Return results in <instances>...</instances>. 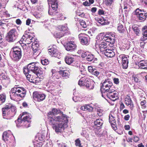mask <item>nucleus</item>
<instances>
[{
  "label": "nucleus",
  "mask_w": 147,
  "mask_h": 147,
  "mask_svg": "<svg viewBox=\"0 0 147 147\" xmlns=\"http://www.w3.org/2000/svg\"><path fill=\"white\" fill-rule=\"evenodd\" d=\"M102 111H103L100 108H98L97 109V114L98 115V116L100 117L102 115Z\"/></svg>",
  "instance_id": "51"
},
{
  "label": "nucleus",
  "mask_w": 147,
  "mask_h": 147,
  "mask_svg": "<svg viewBox=\"0 0 147 147\" xmlns=\"http://www.w3.org/2000/svg\"><path fill=\"white\" fill-rule=\"evenodd\" d=\"M80 98L79 97L74 96L73 97V100L75 102H77L78 101H80Z\"/></svg>",
  "instance_id": "53"
},
{
  "label": "nucleus",
  "mask_w": 147,
  "mask_h": 147,
  "mask_svg": "<svg viewBox=\"0 0 147 147\" xmlns=\"http://www.w3.org/2000/svg\"><path fill=\"white\" fill-rule=\"evenodd\" d=\"M30 115L27 114V112H23L19 116L18 119L15 121L17 127H19L24 125L26 128L30 127L31 121Z\"/></svg>",
  "instance_id": "4"
},
{
  "label": "nucleus",
  "mask_w": 147,
  "mask_h": 147,
  "mask_svg": "<svg viewBox=\"0 0 147 147\" xmlns=\"http://www.w3.org/2000/svg\"><path fill=\"white\" fill-rule=\"evenodd\" d=\"M103 18H96V20L98 22V23L100 24V22H102Z\"/></svg>",
  "instance_id": "63"
},
{
  "label": "nucleus",
  "mask_w": 147,
  "mask_h": 147,
  "mask_svg": "<svg viewBox=\"0 0 147 147\" xmlns=\"http://www.w3.org/2000/svg\"><path fill=\"white\" fill-rule=\"evenodd\" d=\"M35 41H36L35 40V39L33 36V35H32L31 37H30L29 38H28L27 39H26L24 40H23L22 41L23 42V43H24L25 45H26L29 44L31 42H34Z\"/></svg>",
  "instance_id": "30"
},
{
  "label": "nucleus",
  "mask_w": 147,
  "mask_h": 147,
  "mask_svg": "<svg viewBox=\"0 0 147 147\" xmlns=\"http://www.w3.org/2000/svg\"><path fill=\"white\" fill-rule=\"evenodd\" d=\"M98 13L99 15H103L104 13V11L102 9H99L98 11Z\"/></svg>",
  "instance_id": "64"
},
{
  "label": "nucleus",
  "mask_w": 147,
  "mask_h": 147,
  "mask_svg": "<svg viewBox=\"0 0 147 147\" xmlns=\"http://www.w3.org/2000/svg\"><path fill=\"white\" fill-rule=\"evenodd\" d=\"M24 72L27 80L33 83H36L37 77L43 78L44 74L36 63L32 62L24 68Z\"/></svg>",
  "instance_id": "1"
},
{
  "label": "nucleus",
  "mask_w": 147,
  "mask_h": 147,
  "mask_svg": "<svg viewBox=\"0 0 147 147\" xmlns=\"http://www.w3.org/2000/svg\"><path fill=\"white\" fill-rule=\"evenodd\" d=\"M3 140L8 143L11 141V139L13 138V136L10 130L4 131L2 136Z\"/></svg>",
  "instance_id": "12"
},
{
  "label": "nucleus",
  "mask_w": 147,
  "mask_h": 147,
  "mask_svg": "<svg viewBox=\"0 0 147 147\" xmlns=\"http://www.w3.org/2000/svg\"><path fill=\"white\" fill-rule=\"evenodd\" d=\"M104 2L107 5H111L113 0H103Z\"/></svg>",
  "instance_id": "50"
},
{
  "label": "nucleus",
  "mask_w": 147,
  "mask_h": 147,
  "mask_svg": "<svg viewBox=\"0 0 147 147\" xmlns=\"http://www.w3.org/2000/svg\"><path fill=\"white\" fill-rule=\"evenodd\" d=\"M41 61L42 64L43 65H46L49 63L48 60L46 59L43 60L42 59Z\"/></svg>",
  "instance_id": "49"
},
{
  "label": "nucleus",
  "mask_w": 147,
  "mask_h": 147,
  "mask_svg": "<svg viewBox=\"0 0 147 147\" xmlns=\"http://www.w3.org/2000/svg\"><path fill=\"white\" fill-rule=\"evenodd\" d=\"M77 67H79L80 71L81 73V74H84V72L85 71V69L82 65H79L78 64V65H76Z\"/></svg>",
  "instance_id": "41"
},
{
  "label": "nucleus",
  "mask_w": 147,
  "mask_h": 147,
  "mask_svg": "<svg viewBox=\"0 0 147 147\" xmlns=\"http://www.w3.org/2000/svg\"><path fill=\"white\" fill-rule=\"evenodd\" d=\"M11 54L13 60H19L22 57L21 49L18 46H14L11 49Z\"/></svg>",
  "instance_id": "6"
},
{
  "label": "nucleus",
  "mask_w": 147,
  "mask_h": 147,
  "mask_svg": "<svg viewBox=\"0 0 147 147\" xmlns=\"http://www.w3.org/2000/svg\"><path fill=\"white\" fill-rule=\"evenodd\" d=\"M109 121L112 128L115 130L117 129L116 123L115 119V117L112 115L110 114L109 116Z\"/></svg>",
  "instance_id": "19"
},
{
  "label": "nucleus",
  "mask_w": 147,
  "mask_h": 147,
  "mask_svg": "<svg viewBox=\"0 0 147 147\" xmlns=\"http://www.w3.org/2000/svg\"><path fill=\"white\" fill-rule=\"evenodd\" d=\"M61 111L57 109H53L52 110L50 111L49 113H48V115L49 116H49H52V115H57L58 114L60 113H62Z\"/></svg>",
  "instance_id": "22"
},
{
  "label": "nucleus",
  "mask_w": 147,
  "mask_h": 147,
  "mask_svg": "<svg viewBox=\"0 0 147 147\" xmlns=\"http://www.w3.org/2000/svg\"><path fill=\"white\" fill-rule=\"evenodd\" d=\"M46 95L44 94L37 92H34L33 94V97L35 100L40 102L43 100L45 98Z\"/></svg>",
  "instance_id": "14"
},
{
  "label": "nucleus",
  "mask_w": 147,
  "mask_h": 147,
  "mask_svg": "<svg viewBox=\"0 0 147 147\" xmlns=\"http://www.w3.org/2000/svg\"><path fill=\"white\" fill-rule=\"evenodd\" d=\"M125 103L128 106L130 105L131 107L133 106L132 101L129 96H128L125 98Z\"/></svg>",
  "instance_id": "35"
},
{
  "label": "nucleus",
  "mask_w": 147,
  "mask_h": 147,
  "mask_svg": "<svg viewBox=\"0 0 147 147\" xmlns=\"http://www.w3.org/2000/svg\"><path fill=\"white\" fill-rule=\"evenodd\" d=\"M78 37L81 43L83 45L88 44L90 40V38L88 35L84 33L80 34Z\"/></svg>",
  "instance_id": "13"
},
{
  "label": "nucleus",
  "mask_w": 147,
  "mask_h": 147,
  "mask_svg": "<svg viewBox=\"0 0 147 147\" xmlns=\"http://www.w3.org/2000/svg\"><path fill=\"white\" fill-rule=\"evenodd\" d=\"M129 56H127V57H126L123 61L121 62L122 64V67L123 68L126 69L128 66V58Z\"/></svg>",
  "instance_id": "28"
},
{
  "label": "nucleus",
  "mask_w": 147,
  "mask_h": 147,
  "mask_svg": "<svg viewBox=\"0 0 147 147\" xmlns=\"http://www.w3.org/2000/svg\"><path fill=\"white\" fill-rule=\"evenodd\" d=\"M48 4H51L52 8H49V13L51 15H55L57 12L56 10L57 8V2L56 0H48Z\"/></svg>",
  "instance_id": "9"
},
{
  "label": "nucleus",
  "mask_w": 147,
  "mask_h": 147,
  "mask_svg": "<svg viewBox=\"0 0 147 147\" xmlns=\"http://www.w3.org/2000/svg\"><path fill=\"white\" fill-rule=\"evenodd\" d=\"M6 96L5 95L2 94H0V101L1 104L4 102L5 100Z\"/></svg>",
  "instance_id": "40"
},
{
  "label": "nucleus",
  "mask_w": 147,
  "mask_h": 147,
  "mask_svg": "<svg viewBox=\"0 0 147 147\" xmlns=\"http://www.w3.org/2000/svg\"><path fill=\"white\" fill-rule=\"evenodd\" d=\"M126 57H127V56L125 55L122 54L119 55L117 59L119 63H121Z\"/></svg>",
  "instance_id": "37"
},
{
  "label": "nucleus",
  "mask_w": 147,
  "mask_h": 147,
  "mask_svg": "<svg viewBox=\"0 0 147 147\" xmlns=\"http://www.w3.org/2000/svg\"><path fill=\"white\" fill-rule=\"evenodd\" d=\"M39 46V44L37 41H35L32 44V48L33 51V55L34 56H37L39 55V52L38 49Z\"/></svg>",
  "instance_id": "16"
},
{
  "label": "nucleus",
  "mask_w": 147,
  "mask_h": 147,
  "mask_svg": "<svg viewBox=\"0 0 147 147\" xmlns=\"http://www.w3.org/2000/svg\"><path fill=\"white\" fill-rule=\"evenodd\" d=\"M55 15L57 16V18H56L57 20H64L65 19V18L61 14L58 13H56Z\"/></svg>",
  "instance_id": "39"
},
{
  "label": "nucleus",
  "mask_w": 147,
  "mask_h": 147,
  "mask_svg": "<svg viewBox=\"0 0 147 147\" xmlns=\"http://www.w3.org/2000/svg\"><path fill=\"white\" fill-rule=\"evenodd\" d=\"M93 71V72L92 74L96 76V77H98L100 74L99 72L97 71L96 69L94 70Z\"/></svg>",
  "instance_id": "52"
},
{
  "label": "nucleus",
  "mask_w": 147,
  "mask_h": 147,
  "mask_svg": "<svg viewBox=\"0 0 147 147\" xmlns=\"http://www.w3.org/2000/svg\"><path fill=\"white\" fill-rule=\"evenodd\" d=\"M76 145L78 147H82L81 146V141L79 139H77L75 141Z\"/></svg>",
  "instance_id": "44"
},
{
  "label": "nucleus",
  "mask_w": 147,
  "mask_h": 147,
  "mask_svg": "<svg viewBox=\"0 0 147 147\" xmlns=\"http://www.w3.org/2000/svg\"><path fill=\"white\" fill-rule=\"evenodd\" d=\"M65 61L67 64L70 65L74 61V58L71 55H68L65 57Z\"/></svg>",
  "instance_id": "23"
},
{
  "label": "nucleus",
  "mask_w": 147,
  "mask_h": 147,
  "mask_svg": "<svg viewBox=\"0 0 147 147\" xmlns=\"http://www.w3.org/2000/svg\"><path fill=\"white\" fill-rule=\"evenodd\" d=\"M94 59H96V58L94 59L93 55L89 53L86 58V60L88 61H92L93 62L94 61Z\"/></svg>",
  "instance_id": "36"
},
{
  "label": "nucleus",
  "mask_w": 147,
  "mask_h": 147,
  "mask_svg": "<svg viewBox=\"0 0 147 147\" xmlns=\"http://www.w3.org/2000/svg\"><path fill=\"white\" fill-rule=\"evenodd\" d=\"M140 75L142 77H145V78L147 75V73L145 72H142L140 73Z\"/></svg>",
  "instance_id": "58"
},
{
  "label": "nucleus",
  "mask_w": 147,
  "mask_h": 147,
  "mask_svg": "<svg viewBox=\"0 0 147 147\" xmlns=\"http://www.w3.org/2000/svg\"><path fill=\"white\" fill-rule=\"evenodd\" d=\"M102 22H100V24L102 25H105L108 24H109V22L107 20H106L104 18L102 19Z\"/></svg>",
  "instance_id": "48"
},
{
  "label": "nucleus",
  "mask_w": 147,
  "mask_h": 147,
  "mask_svg": "<svg viewBox=\"0 0 147 147\" xmlns=\"http://www.w3.org/2000/svg\"><path fill=\"white\" fill-rule=\"evenodd\" d=\"M130 117L129 115H126L124 117V119L126 121H128L129 120Z\"/></svg>",
  "instance_id": "62"
},
{
  "label": "nucleus",
  "mask_w": 147,
  "mask_h": 147,
  "mask_svg": "<svg viewBox=\"0 0 147 147\" xmlns=\"http://www.w3.org/2000/svg\"><path fill=\"white\" fill-rule=\"evenodd\" d=\"M38 136H39L38 139L40 140H43V139L45 138V136L44 135H41V134H39L38 135Z\"/></svg>",
  "instance_id": "56"
},
{
  "label": "nucleus",
  "mask_w": 147,
  "mask_h": 147,
  "mask_svg": "<svg viewBox=\"0 0 147 147\" xmlns=\"http://www.w3.org/2000/svg\"><path fill=\"white\" fill-rule=\"evenodd\" d=\"M76 47L75 43L73 41L69 42L65 46L66 50L70 51H72L75 49Z\"/></svg>",
  "instance_id": "18"
},
{
  "label": "nucleus",
  "mask_w": 147,
  "mask_h": 147,
  "mask_svg": "<svg viewBox=\"0 0 147 147\" xmlns=\"http://www.w3.org/2000/svg\"><path fill=\"white\" fill-rule=\"evenodd\" d=\"M103 123V121L101 119H97L94 122V124L95 125L100 128Z\"/></svg>",
  "instance_id": "33"
},
{
  "label": "nucleus",
  "mask_w": 147,
  "mask_h": 147,
  "mask_svg": "<svg viewBox=\"0 0 147 147\" xmlns=\"http://www.w3.org/2000/svg\"><path fill=\"white\" fill-rule=\"evenodd\" d=\"M102 96L103 97L106 99V97H107L114 101L119 98L118 92L115 91H112L111 90H109L103 94H102Z\"/></svg>",
  "instance_id": "8"
},
{
  "label": "nucleus",
  "mask_w": 147,
  "mask_h": 147,
  "mask_svg": "<svg viewBox=\"0 0 147 147\" xmlns=\"http://www.w3.org/2000/svg\"><path fill=\"white\" fill-rule=\"evenodd\" d=\"M93 108L92 107L91 105V104L86 105V111L89 112H92Z\"/></svg>",
  "instance_id": "45"
},
{
  "label": "nucleus",
  "mask_w": 147,
  "mask_h": 147,
  "mask_svg": "<svg viewBox=\"0 0 147 147\" xmlns=\"http://www.w3.org/2000/svg\"><path fill=\"white\" fill-rule=\"evenodd\" d=\"M13 110L15 111V108L11 104H9L5 106L2 109V115L4 118H5V117L8 115L9 114V109L12 108Z\"/></svg>",
  "instance_id": "15"
},
{
  "label": "nucleus",
  "mask_w": 147,
  "mask_h": 147,
  "mask_svg": "<svg viewBox=\"0 0 147 147\" xmlns=\"http://www.w3.org/2000/svg\"><path fill=\"white\" fill-rule=\"evenodd\" d=\"M88 69L89 72L92 74L93 72V71L95 69L93 68L92 67L90 66L88 67Z\"/></svg>",
  "instance_id": "54"
},
{
  "label": "nucleus",
  "mask_w": 147,
  "mask_h": 147,
  "mask_svg": "<svg viewBox=\"0 0 147 147\" xmlns=\"http://www.w3.org/2000/svg\"><path fill=\"white\" fill-rule=\"evenodd\" d=\"M105 55L108 57H112L115 55V53L112 50L109 49H106L104 52Z\"/></svg>",
  "instance_id": "27"
},
{
  "label": "nucleus",
  "mask_w": 147,
  "mask_h": 147,
  "mask_svg": "<svg viewBox=\"0 0 147 147\" xmlns=\"http://www.w3.org/2000/svg\"><path fill=\"white\" fill-rule=\"evenodd\" d=\"M65 34V32L60 30L55 33L54 36L55 37L57 38H60L64 36Z\"/></svg>",
  "instance_id": "32"
},
{
  "label": "nucleus",
  "mask_w": 147,
  "mask_h": 147,
  "mask_svg": "<svg viewBox=\"0 0 147 147\" xmlns=\"http://www.w3.org/2000/svg\"><path fill=\"white\" fill-rule=\"evenodd\" d=\"M132 80H134L136 82H138V79L136 76H134L132 77Z\"/></svg>",
  "instance_id": "60"
},
{
  "label": "nucleus",
  "mask_w": 147,
  "mask_h": 147,
  "mask_svg": "<svg viewBox=\"0 0 147 147\" xmlns=\"http://www.w3.org/2000/svg\"><path fill=\"white\" fill-rule=\"evenodd\" d=\"M139 59L137 61L139 67H142V68L144 69H147V61L146 60H140Z\"/></svg>",
  "instance_id": "21"
},
{
  "label": "nucleus",
  "mask_w": 147,
  "mask_h": 147,
  "mask_svg": "<svg viewBox=\"0 0 147 147\" xmlns=\"http://www.w3.org/2000/svg\"><path fill=\"white\" fill-rule=\"evenodd\" d=\"M113 85V83L110 80L106 79L103 83L100 90L102 94H105L109 90H111V88Z\"/></svg>",
  "instance_id": "7"
},
{
  "label": "nucleus",
  "mask_w": 147,
  "mask_h": 147,
  "mask_svg": "<svg viewBox=\"0 0 147 147\" xmlns=\"http://www.w3.org/2000/svg\"><path fill=\"white\" fill-rule=\"evenodd\" d=\"M143 36L141 38V41H144L147 39V26H144L142 28Z\"/></svg>",
  "instance_id": "25"
},
{
  "label": "nucleus",
  "mask_w": 147,
  "mask_h": 147,
  "mask_svg": "<svg viewBox=\"0 0 147 147\" xmlns=\"http://www.w3.org/2000/svg\"><path fill=\"white\" fill-rule=\"evenodd\" d=\"M48 119L50 124L53 125V128L57 132H61L67 126V116L63 113L58 116H49Z\"/></svg>",
  "instance_id": "2"
},
{
  "label": "nucleus",
  "mask_w": 147,
  "mask_h": 147,
  "mask_svg": "<svg viewBox=\"0 0 147 147\" xmlns=\"http://www.w3.org/2000/svg\"><path fill=\"white\" fill-rule=\"evenodd\" d=\"M86 82L85 86L89 90L93 89L94 87V82L90 80H87Z\"/></svg>",
  "instance_id": "20"
},
{
  "label": "nucleus",
  "mask_w": 147,
  "mask_h": 147,
  "mask_svg": "<svg viewBox=\"0 0 147 147\" xmlns=\"http://www.w3.org/2000/svg\"><path fill=\"white\" fill-rule=\"evenodd\" d=\"M79 21L80 24L82 27L85 28L87 27V25L84 20H80Z\"/></svg>",
  "instance_id": "46"
},
{
  "label": "nucleus",
  "mask_w": 147,
  "mask_h": 147,
  "mask_svg": "<svg viewBox=\"0 0 147 147\" xmlns=\"http://www.w3.org/2000/svg\"><path fill=\"white\" fill-rule=\"evenodd\" d=\"M133 140L135 142H137L139 140V138L137 136H134Z\"/></svg>",
  "instance_id": "59"
},
{
  "label": "nucleus",
  "mask_w": 147,
  "mask_h": 147,
  "mask_svg": "<svg viewBox=\"0 0 147 147\" xmlns=\"http://www.w3.org/2000/svg\"><path fill=\"white\" fill-rule=\"evenodd\" d=\"M140 105L141 106V107L142 109H145L147 105L146 100H144L141 101Z\"/></svg>",
  "instance_id": "43"
},
{
  "label": "nucleus",
  "mask_w": 147,
  "mask_h": 147,
  "mask_svg": "<svg viewBox=\"0 0 147 147\" xmlns=\"http://www.w3.org/2000/svg\"><path fill=\"white\" fill-rule=\"evenodd\" d=\"M80 109L83 111H86V105H85L81 107Z\"/></svg>",
  "instance_id": "61"
},
{
  "label": "nucleus",
  "mask_w": 147,
  "mask_h": 147,
  "mask_svg": "<svg viewBox=\"0 0 147 147\" xmlns=\"http://www.w3.org/2000/svg\"><path fill=\"white\" fill-rule=\"evenodd\" d=\"M59 74L62 75L63 77H64L65 78H69L70 73L67 70H60L59 71Z\"/></svg>",
  "instance_id": "26"
},
{
  "label": "nucleus",
  "mask_w": 147,
  "mask_h": 147,
  "mask_svg": "<svg viewBox=\"0 0 147 147\" xmlns=\"http://www.w3.org/2000/svg\"><path fill=\"white\" fill-rule=\"evenodd\" d=\"M51 72L52 73V77L54 79H58L59 78V76H58V72H57L55 69H52Z\"/></svg>",
  "instance_id": "34"
},
{
  "label": "nucleus",
  "mask_w": 147,
  "mask_h": 147,
  "mask_svg": "<svg viewBox=\"0 0 147 147\" xmlns=\"http://www.w3.org/2000/svg\"><path fill=\"white\" fill-rule=\"evenodd\" d=\"M49 54L51 55L52 57H55L60 58V55L59 53L57 51V49L54 47H52L49 49Z\"/></svg>",
  "instance_id": "17"
},
{
  "label": "nucleus",
  "mask_w": 147,
  "mask_h": 147,
  "mask_svg": "<svg viewBox=\"0 0 147 147\" xmlns=\"http://www.w3.org/2000/svg\"><path fill=\"white\" fill-rule=\"evenodd\" d=\"M135 14L139 20L144 21L147 17V13L143 9H137L135 11Z\"/></svg>",
  "instance_id": "11"
},
{
  "label": "nucleus",
  "mask_w": 147,
  "mask_h": 147,
  "mask_svg": "<svg viewBox=\"0 0 147 147\" xmlns=\"http://www.w3.org/2000/svg\"><path fill=\"white\" fill-rule=\"evenodd\" d=\"M59 28L61 31H64V32L65 31L67 30V26L65 25L59 26Z\"/></svg>",
  "instance_id": "47"
},
{
  "label": "nucleus",
  "mask_w": 147,
  "mask_h": 147,
  "mask_svg": "<svg viewBox=\"0 0 147 147\" xmlns=\"http://www.w3.org/2000/svg\"><path fill=\"white\" fill-rule=\"evenodd\" d=\"M32 35H33V34L32 33L28 32L27 31H25L21 39V41L24 40L26 39L29 38L30 37H31Z\"/></svg>",
  "instance_id": "29"
},
{
  "label": "nucleus",
  "mask_w": 147,
  "mask_h": 147,
  "mask_svg": "<svg viewBox=\"0 0 147 147\" xmlns=\"http://www.w3.org/2000/svg\"><path fill=\"white\" fill-rule=\"evenodd\" d=\"M97 38L98 40L96 41V43L98 44V46L100 51L104 53L107 47V44L103 42H99V44L98 43L101 40L104 39L106 42H110V44L112 45L115 42V36L111 33H109L106 34L104 36H103L102 34H100L97 36Z\"/></svg>",
  "instance_id": "3"
},
{
  "label": "nucleus",
  "mask_w": 147,
  "mask_h": 147,
  "mask_svg": "<svg viewBox=\"0 0 147 147\" xmlns=\"http://www.w3.org/2000/svg\"><path fill=\"white\" fill-rule=\"evenodd\" d=\"M17 35V32L16 29H11L7 33L6 39L9 42H13L16 39Z\"/></svg>",
  "instance_id": "10"
},
{
  "label": "nucleus",
  "mask_w": 147,
  "mask_h": 147,
  "mask_svg": "<svg viewBox=\"0 0 147 147\" xmlns=\"http://www.w3.org/2000/svg\"><path fill=\"white\" fill-rule=\"evenodd\" d=\"M26 90L23 88L14 87L10 92V98L12 100H15L20 99V98L25 97L26 95Z\"/></svg>",
  "instance_id": "5"
},
{
  "label": "nucleus",
  "mask_w": 147,
  "mask_h": 147,
  "mask_svg": "<svg viewBox=\"0 0 147 147\" xmlns=\"http://www.w3.org/2000/svg\"><path fill=\"white\" fill-rule=\"evenodd\" d=\"M117 30L120 33H123L125 30V28L123 27V25L121 24H118L117 27Z\"/></svg>",
  "instance_id": "38"
},
{
  "label": "nucleus",
  "mask_w": 147,
  "mask_h": 147,
  "mask_svg": "<svg viewBox=\"0 0 147 147\" xmlns=\"http://www.w3.org/2000/svg\"><path fill=\"white\" fill-rule=\"evenodd\" d=\"M0 78L1 80H4L7 83L9 82L10 80L9 78L6 73H2L0 75Z\"/></svg>",
  "instance_id": "31"
},
{
  "label": "nucleus",
  "mask_w": 147,
  "mask_h": 147,
  "mask_svg": "<svg viewBox=\"0 0 147 147\" xmlns=\"http://www.w3.org/2000/svg\"><path fill=\"white\" fill-rule=\"evenodd\" d=\"M132 28L136 35H137L139 36L140 32V30L139 28L137 26L133 27Z\"/></svg>",
  "instance_id": "42"
},
{
  "label": "nucleus",
  "mask_w": 147,
  "mask_h": 147,
  "mask_svg": "<svg viewBox=\"0 0 147 147\" xmlns=\"http://www.w3.org/2000/svg\"><path fill=\"white\" fill-rule=\"evenodd\" d=\"M80 77H81L80 79L79 80L78 84L80 86H85L86 82L88 79L86 76L81 77L79 76Z\"/></svg>",
  "instance_id": "24"
},
{
  "label": "nucleus",
  "mask_w": 147,
  "mask_h": 147,
  "mask_svg": "<svg viewBox=\"0 0 147 147\" xmlns=\"http://www.w3.org/2000/svg\"><path fill=\"white\" fill-rule=\"evenodd\" d=\"M113 80L114 83L117 84H118L119 82V79L118 78H114Z\"/></svg>",
  "instance_id": "57"
},
{
  "label": "nucleus",
  "mask_w": 147,
  "mask_h": 147,
  "mask_svg": "<svg viewBox=\"0 0 147 147\" xmlns=\"http://www.w3.org/2000/svg\"><path fill=\"white\" fill-rule=\"evenodd\" d=\"M89 53L88 52H83V53H82L81 56V57L83 58H85V57H87V55H88Z\"/></svg>",
  "instance_id": "55"
}]
</instances>
